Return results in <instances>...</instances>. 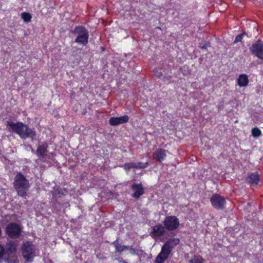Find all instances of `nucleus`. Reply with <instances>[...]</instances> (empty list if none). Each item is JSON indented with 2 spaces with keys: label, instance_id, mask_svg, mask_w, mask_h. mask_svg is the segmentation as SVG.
<instances>
[{
  "label": "nucleus",
  "instance_id": "obj_1",
  "mask_svg": "<svg viewBox=\"0 0 263 263\" xmlns=\"http://www.w3.org/2000/svg\"><path fill=\"white\" fill-rule=\"evenodd\" d=\"M7 125L22 139H26L27 138H30L32 140L36 139V133L22 122L14 123L9 122Z\"/></svg>",
  "mask_w": 263,
  "mask_h": 263
},
{
  "label": "nucleus",
  "instance_id": "obj_2",
  "mask_svg": "<svg viewBox=\"0 0 263 263\" xmlns=\"http://www.w3.org/2000/svg\"><path fill=\"white\" fill-rule=\"evenodd\" d=\"M13 184L18 196L25 197L27 195L30 185L29 180L22 173L18 172L16 174L14 178Z\"/></svg>",
  "mask_w": 263,
  "mask_h": 263
},
{
  "label": "nucleus",
  "instance_id": "obj_3",
  "mask_svg": "<svg viewBox=\"0 0 263 263\" xmlns=\"http://www.w3.org/2000/svg\"><path fill=\"white\" fill-rule=\"evenodd\" d=\"M72 33L76 36L75 42L82 46H86L88 43L89 33L84 26H77Z\"/></svg>",
  "mask_w": 263,
  "mask_h": 263
},
{
  "label": "nucleus",
  "instance_id": "obj_4",
  "mask_svg": "<svg viewBox=\"0 0 263 263\" xmlns=\"http://www.w3.org/2000/svg\"><path fill=\"white\" fill-rule=\"evenodd\" d=\"M23 257L28 262L32 261L35 256V246L31 241H26L24 243L22 248Z\"/></svg>",
  "mask_w": 263,
  "mask_h": 263
},
{
  "label": "nucleus",
  "instance_id": "obj_5",
  "mask_svg": "<svg viewBox=\"0 0 263 263\" xmlns=\"http://www.w3.org/2000/svg\"><path fill=\"white\" fill-rule=\"evenodd\" d=\"M21 233V229L20 226L15 223H10L6 227V233L11 238L19 237Z\"/></svg>",
  "mask_w": 263,
  "mask_h": 263
},
{
  "label": "nucleus",
  "instance_id": "obj_6",
  "mask_svg": "<svg viewBox=\"0 0 263 263\" xmlns=\"http://www.w3.org/2000/svg\"><path fill=\"white\" fill-rule=\"evenodd\" d=\"M163 224L166 229L173 231L177 229L179 226V220L175 216H166L163 221Z\"/></svg>",
  "mask_w": 263,
  "mask_h": 263
},
{
  "label": "nucleus",
  "instance_id": "obj_7",
  "mask_svg": "<svg viewBox=\"0 0 263 263\" xmlns=\"http://www.w3.org/2000/svg\"><path fill=\"white\" fill-rule=\"evenodd\" d=\"M251 53L258 59L263 60V41L258 40L250 48Z\"/></svg>",
  "mask_w": 263,
  "mask_h": 263
},
{
  "label": "nucleus",
  "instance_id": "obj_8",
  "mask_svg": "<svg viewBox=\"0 0 263 263\" xmlns=\"http://www.w3.org/2000/svg\"><path fill=\"white\" fill-rule=\"evenodd\" d=\"M211 202L212 206L217 209L222 210L226 204L225 199L219 194H214L211 198Z\"/></svg>",
  "mask_w": 263,
  "mask_h": 263
},
{
  "label": "nucleus",
  "instance_id": "obj_9",
  "mask_svg": "<svg viewBox=\"0 0 263 263\" xmlns=\"http://www.w3.org/2000/svg\"><path fill=\"white\" fill-rule=\"evenodd\" d=\"M179 242L180 239L179 238H173L166 241L162 247L171 254L173 249L177 246Z\"/></svg>",
  "mask_w": 263,
  "mask_h": 263
},
{
  "label": "nucleus",
  "instance_id": "obj_10",
  "mask_svg": "<svg viewBox=\"0 0 263 263\" xmlns=\"http://www.w3.org/2000/svg\"><path fill=\"white\" fill-rule=\"evenodd\" d=\"M129 117L124 115L120 117H111L109 120V124L112 126H116L119 124L127 123L129 120Z\"/></svg>",
  "mask_w": 263,
  "mask_h": 263
},
{
  "label": "nucleus",
  "instance_id": "obj_11",
  "mask_svg": "<svg viewBox=\"0 0 263 263\" xmlns=\"http://www.w3.org/2000/svg\"><path fill=\"white\" fill-rule=\"evenodd\" d=\"M165 227L161 224H157L154 226L152 228V231L151 233V236L154 238L163 236L165 234Z\"/></svg>",
  "mask_w": 263,
  "mask_h": 263
},
{
  "label": "nucleus",
  "instance_id": "obj_12",
  "mask_svg": "<svg viewBox=\"0 0 263 263\" xmlns=\"http://www.w3.org/2000/svg\"><path fill=\"white\" fill-rule=\"evenodd\" d=\"M131 189L134 192L132 196L136 199L139 198L144 194V188L141 184L135 183L132 185Z\"/></svg>",
  "mask_w": 263,
  "mask_h": 263
},
{
  "label": "nucleus",
  "instance_id": "obj_13",
  "mask_svg": "<svg viewBox=\"0 0 263 263\" xmlns=\"http://www.w3.org/2000/svg\"><path fill=\"white\" fill-rule=\"evenodd\" d=\"M48 147V145L47 143L44 142L42 144L39 145L36 151V155L42 159H44L45 157L47 155V149Z\"/></svg>",
  "mask_w": 263,
  "mask_h": 263
},
{
  "label": "nucleus",
  "instance_id": "obj_14",
  "mask_svg": "<svg viewBox=\"0 0 263 263\" xmlns=\"http://www.w3.org/2000/svg\"><path fill=\"white\" fill-rule=\"evenodd\" d=\"M17 242L15 241L8 240L6 243V254L9 255L15 253L16 251Z\"/></svg>",
  "mask_w": 263,
  "mask_h": 263
},
{
  "label": "nucleus",
  "instance_id": "obj_15",
  "mask_svg": "<svg viewBox=\"0 0 263 263\" xmlns=\"http://www.w3.org/2000/svg\"><path fill=\"white\" fill-rule=\"evenodd\" d=\"M167 152V150L159 148L153 153V159L160 162L165 159Z\"/></svg>",
  "mask_w": 263,
  "mask_h": 263
},
{
  "label": "nucleus",
  "instance_id": "obj_16",
  "mask_svg": "<svg viewBox=\"0 0 263 263\" xmlns=\"http://www.w3.org/2000/svg\"><path fill=\"white\" fill-rule=\"evenodd\" d=\"M170 254V253L162 247L160 252L155 259V263L164 262L168 258Z\"/></svg>",
  "mask_w": 263,
  "mask_h": 263
},
{
  "label": "nucleus",
  "instance_id": "obj_17",
  "mask_svg": "<svg viewBox=\"0 0 263 263\" xmlns=\"http://www.w3.org/2000/svg\"><path fill=\"white\" fill-rule=\"evenodd\" d=\"M246 181L250 184L257 185L259 181V176L257 172L252 173L246 178Z\"/></svg>",
  "mask_w": 263,
  "mask_h": 263
},
{
  "label": "nucleus",
  "instance_id": "obj_18",
  "mask_svg": "<svg viewBox=\"0 0 263 263\" xmlns=\"http://www.w3.org/2000/svg\"><path fill=\"white\" fill-rule=\"evenodd\" d=\"M249 83L248 76L245 74H241L239 75L237 80L238 85L240 87L246 86Z\"/></svg>",
  "mask_w": 263,
  "mask_h": 263
},
{
  "label": "nucleus",
  "instance_id": "obj_19",
  "mask_svg": "<svg viewBox=\"0 0 263 263\" xmlns=\"http://www.w3.org/2000/svg\"><path fill=\"white\" fill-rule=\"evenodd\" d=\"M112 244L114 245V246L115 248L116 252H122L125 251L124 248V245H121V244H120L119 243L118 239H117L116 240H115L112 242Z\"/></svg>",
  "mask_w": 263,
  "mask_h": 263
},
{
  "label": "nucleus",
  "instance_id": "obj_20",
  "mask_svg": "<svg viewBox=\"0 0 263 263\" xmlns=\"http://www.w3.org/2000/svg\"><path fill=\"white\" fill-rule=\"evenodd\" d=\"M189 263H204V259L200 256L195 255L189 260Z\"/></svg>",
  "mask_w": 263,
  "mask_h": 263
},
{
  "label": "nucleus",
  "instance_id": "obj_21",
  "mask_svg": "<svg viewBox=\"0 0 263 263\" xmlns=\"http://www.w3.org/2000/svg\"><path fill=\"white\" fill-rule=\"evenodd\" d=\"M22 18L25 22H29L31 19V15L27 12H23L21 14Z\"/></svg>",
  "mask_w": 263,
  "mask_h": 263
},
{
  "label": "nucleus",
  "instance_id": "obj_22",
  "mask_svg": "<svg viewBox=\"0 0 263 263\" xmlns=\"http://www.w3.org/2000/svg\"><path fill=\"white\" fill-rule=\"evenodd\" d=\"M149 165L148 162L142 163L140 162H136V169H142L146 168Z\"/></svg>",
  "mask_w": 263,
  "mask_h": 263
},
{
  "label": "nucleus",
  "instance_id": "obj_23",
  "mask_svg": "<svg viewBox=\"0 0 263 263\" xmlns=\"http://www.w3.org/2000/svg\"><path fill=\"white\" fill-rule=\"evenodd\" d=\"M6 250L4 247L0 243V262L5 258Z\"/></svg>",
  "mask_w": 263,
  "mask_h": 263
},
{
  "label": "nucleus",
  "instance_id": "obj_24",
  "mask_svg": "<svg viewBox=\"0 0 263 263\" xmlns=\"http://www.w3.org/2000/svg\"><path fill=\"white\" fill-rule=\"evenodd\" d=\"M261 134V130L257 127L253 128L252 135L254 137H258Z\"/></svg>",
  "mask_w": 263,
  "mask_h": 263
},
{
  "label": "nucleus",
  "instance_id": "obj_25",
  "mask_svg": "<svg viewBox=\"0 0 263 263\" xmlns=\"http://www.w3.org/2000/svg\"><path fill=\"white\" fill-rule=\"evenodd\" d=\"M245 35V33H241L237 35L234 41V44H236L238 42H241L243 36Z\"/></svg>",
  "mask_w": 263,
  "mask_h": 263
},
{
  "label": "nucleus",
  "instance_id": "obj_26",
  "mask_svg": "<svg viewBox=\"0 0 263 263\" xmlns=\"http://www.w3.org/2000/svg\"><path fill=\"white\" fill-rule=\"evenodd\" d=\"M66 191L64 190H63L62 189H59L57 190H54V194L55 195H59L60 196L61 195H64L66 193Z\"/></svg>",
  "mask_w": 263,
  "mask_h": 263
},
{
  "label": "nucleus",
  "instance_id": "obj_27",
  "mask_svg": "<svg viewBox=\"0 0 263 263\" xmlns=\"http://www.w3.org/2000/svg\"><path fill=\"white\" fill-rule=\"evenodd\" d=\"M129 251L130 253L133 255H138V251L136 249L133 248L132 246L130 247L129 249Z\"/></svg>",
  "mask_w": 263,
  "mask_h": 263
},
{
  "label": "nucleus",
  "instance_id": "obj_28",
  "mask_svg": "<svg viewBox=\"0 0 263 263\" xmlns=\"http://www.w3.org/2000/svg\"><path fill=\"white\" fill-rule=\"evenodd\" d=\"M154 72L155 73V74L158 78H161L162 76V73L159 69H155L154 70Z\"/></svg>",
  "mask_w": 263,
  "mask_h": 263
},
{
  "label": "nucleus",
  "instance_id": "obj_29",
  "mask_svg": "<svg viewBox=\"0 0 263 263\" xmlns=\"http://www.w3.org/2000/svg\"><path fill=\"white\" fill-rule=\"evenodd\" d=\"M122 167L126 171H128L132 168L129 163L124 164L122 165Z\"/></svg>",
  "mask_w": 263,
  "mask_h": 263
},
{
  "label": "nucleus",
  "instance_id": "obj_30",
  "mask_svg": "<svg viewBox=\"0 0 263 263\" xmlns=\"http://www.w3.org/2000/svg\"><path fill=\"white\" fill-rule=\"evenodd\" d=\"M117 260L119 262H121V263H127L126 261L124 260L123 258H122V257H119V258H117Z\"/></svg>",
  "mask_w": 263,
  "mask_h": 263
},
{
  "label": "nucleus",
  "instance_id": "obj_31",
  "mask_svg": "<svg viewBox=\"0 0 263 263\" xmlns=\"http://www.w3.org/2000/svg\"><path fill=\"white\" fill-rule=\"evenodd\" d=\"M132 168H136V162L129 163Z\"/></svg>",
  "mask_w": 263,
  "mask_h": 263
},
{
  "label": "nucleus",
  "instance_id": "obj_32",
  "mask_svg": "<svg viewBox=\"0 0 263 263\" xmlns=\"http://www.w3.org/2000/svg\"><path fill=\"white\" fill-rule=\"evenodd\" d=\"M130 247L131 246L124 245V250H129V249H130Z\"/></svg>",
  "mask_w": 263,
  "mask_h": 263
},
{
  "label": "nucleus",
  "instance_id": "obj_33",
  "mask_svg": "<svg viewBox=\"0 0 263 263\" xmlns=\"http://www.w3.org/2000/svg\"><path fill=\"white\" fill-rule=\"evenodd\" d=\"M207 47V44H205V45H204L202 47V48H204L205 49Z\"/></svg>",
  "mask_w": 263,
  "mask_h": 263
},
{
  "label": "nucleus",
  "instance_id": "obj_34",
  "mask_svg": "<svg viewBox=\"0 0 263 263\" xmlns=\"http://www.w3.org/2000/svg\"><path fill=\"white\" fill-rule=\"evenodd\" d=\"M30 148H31V152H32V153H34V150L33 149V148L31 146H30Z\"/></svg>",
  "mask_w": 263,
  "mask_h": 263
}]
</instances>
